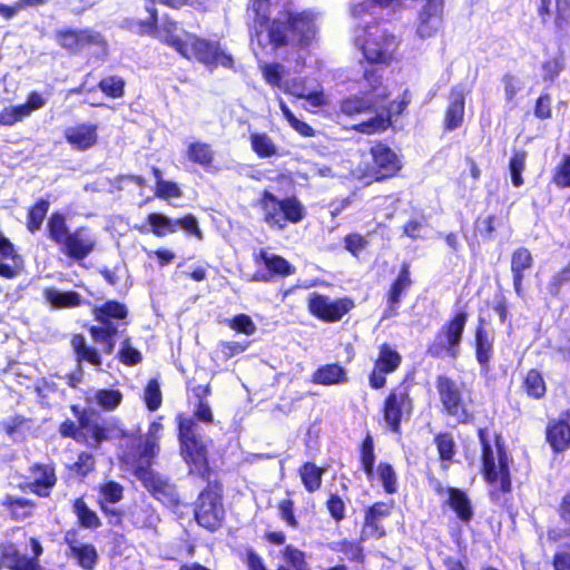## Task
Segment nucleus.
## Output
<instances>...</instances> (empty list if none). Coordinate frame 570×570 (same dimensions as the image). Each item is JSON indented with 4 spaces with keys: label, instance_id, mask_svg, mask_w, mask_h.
I'll use <instances>...</instances> for the list:
<instances>
[{
    "label": "nucleus",
    "instance_id": "nucleus-20",
    "mask_svg": "<svg viewBox=\"0 0 570 570\" xmlns=\"http://www.w3.org/2000/svg\"><path fill=\"white\" fill-rule=\"evenodd\" d=\"M394 510V501H376L364 509L361 540L382 539L386 535L383 521L390 518Z\"/></svg>",
    "mask_w": 570,
    "mask_h": 570
},
{
    "label": "nucleus",
    "instance_id": "nucleus-34",
    "mask_svg": "<svg viewBox=\"0 0 570 570\" xmlns=\"http://www.w3.org/2000/svg\"><path fill=\"white\" fill-rule=\"evenodd\" d=\"M70 346L78 363H87L96 368L102 365V357L99 350L88 344L82 333H73L70 336Z\"/></svg>",
    "mask_w": 570,
    "mask_h": 570
},
{
    "label": "nucleus",
    "instance_id": "nucleus-51",
    "mask_svg": "<svg viewBox=\"0 0 570 570\" xmlns=\"http://www.w3.org/2000/svg\"><path fill=\"white\" fill-rule=\"evenodd\" d=\"M527 151L519 149L514 150L509 159V171L511 175V183L513 187L519 188L524 184V178L522 176L525 170L527 164Z\"/></svg>",
    "mask_w": 570,
    "mask_h": 570
},
{
    "label": "nucleus",
    "instance_id": "nucleus-47",
    "mask_svg": "<svg viewBox=\"0 0 570 570\" xmlns=\"http://www.w3.org/2000/svg\"><path fill=\"white\" fill-rule=\"evenodd\" d=\"M50 200L47 198L37 199L27 209L26 228L29 233L33 234L39 230L43 224V220L49 212Z\"/></svg>",
    "mask_w": 570,
    "mask_h": 570
},
{
    "label": "nucleus",
    "instance_id": "nucleus-52",
    "mask_svg": "<svg viewBox=\"0 0 570 570\" xmlns=\"http://www.w3.org/2000/svg\"><path fill=\"white\" fill-rule=\"evenodd\" d=\"M134 475L149 493L168 481L150 466H134Z\"/></svg>",
    "mask_w": 570,
    "mask_h": 570
},
{
    "label": "nucleus",
    "instance_id": "nucleus-1",
    "mask_svg": "<svg viewBox=\"0 0 570 570\" xmlns=\"http://www.w3.org/2000/svg\"><path fill=\"white\" fill-rule=\"evenodd\" d=\"M247 11L252 13L250 37L262 47L268 45L274 51L289 46L307 49L316 38L312 10L283 9L272 18V0H249Z\"/></svg>",
    "mask_w": 570,
    "mask_h": 570
},
{
    "label": "nucleus",
    "instance_id": "nucleus-30",
    "mask_svg": "<svg viewBox=\"0 0 570 570\" xmlns=\"http://www.w3.org/2000/svg\"><path fill=\"white\" fill-rule=\"evenodd\" d=\"M63 138L73 149L86 151L98 142V125L92 122H79L66 127Z\"/></svg>",
    "mask_w": 570,
    "mask_h": 570
},
{
    "label": "nucleus",
    "instance_id": "nucleus-11",
    "mask_svg": "<svg viewBox=\"0 0 570 570\" xmlns=\"http://www.w3.org/2000/svg\"><path fill=\"white\" fill-rule=\"evenodd\" d=\"M198 493L194 502V519L196 523L208 532L218 531L225 520L224 487L219 480H210Z\"/></svg>",
    "mask_w": 570,
    "mask_h": 570
},
{
    "label": "nucleus",
    "instance_id": "nucleus-49",
    "mask_svg": "<svg viewBox=\"0 0 570 570\" xmlns=\"http://www.w3.org/2000/svg\"><path fill=\"white\" fill-rule=\"evenodd\" d=\"M360 466L368 480L374 478L375 450L374 440L371 433H367L360 444Z\"/></svg>",
    "mask_w": 570,
    "mask_h": 570
},
{
    "label": "nucleus",
    "instance_id": "nucleus-13",
    "mask_svg": "<svg viewBox=\"0 0 570 570\" xmlns=\"http://www.w3.org/2000/svg\"><path fill=\"white\" fill-rule=\"evenodd\" d=\"M11 532H21L23 542L31 548V556L23 554L18 543L6 541L0 544V559L8 570H46L40 562L43 554L41 542L28 533L20 527H13Z\"/></svg>",
    "mask_w": 570,
    "mask_h": 570
},
{
    "label": "nucleus",
    "instance_id": "nucleus-10",
    "mask_svg": "<svg viewBox=\"0 0 570 570\" xmlns=\"http://www.w3.org/2000/svg\"><path fill=\"white\" fill-rule=\"evenodd\" d=\"M435 387L441 403V412L453 417L458 424L466 425L474 421L471 410L472 390L445 374L435 377Z\"/></svg>",
    "mask_w": 570,
    "mask_h": 570
},
{
    "label": "nucleus",
    "instance_id": "nucleus-43",
    "mask_svg": "<svg viewBox=\"0 0 570 570\" xmlns=\"http://www.w3.org/2000/svg\"><path fill=\"white\" fill-rule=\"evenodd\" d=\"M186 156L191 164L199 165L206 171L214 168L215 151L208 142H190L187 146Z\"/></svg>",
    "mask_w": 570,
    "mask_h": 570
},
{
    "label": "nucleus",
    "instance_id": "nucleus-19",
    "mask_svg": "<svg viewBox=\"0 0 570 570\" xmlns=\"http://www.w3.org/2000/svg\"><path fill=\"white\" fill-rule=\"evenodd\" d=\"M403 357L390 343H382L377 348V355L373 361V367L367 375L368 386L372 390H382L386 386L387 375L396 372Z\"/></svg>",
    "mask_w": 570,
    "mask_h": 570
},
{
    "label": "nucleus",
    "instance_id": "nucleus-62",
    "mask_svg": "<svg viewBox=\"0 0 570 570\" xmlns=\"http://www.w3.org/2000/svg\"><path fill=\"white\" fill-rule=\"evenodd\" d=\"M159 453V443L154 440H145L135 458L134 466H150Z\"/></svg>",
    "mask_w": 570,
    "mask_h": 570
},
{
    "label": "nucleus",
    "instance_id": "nucleus-53",
    "mask_svg": "<svg viewBox=\"0 0 570 570\" xmlns=\"http://www.w3.org/2000/svg\"><path fill=\"white\" fill-rule=\"evenodd\" d=\"M134 475L149 493L168 481L150 466H134Z\"/></svg>",
    "mask_w": 570,
    "mask_h": 570
},
{
    "label": "nucleus",
    "instance_id": "nucleus-55",
    "mask_svg": "<svg viewBox=\"0 0 570 570\" xmlns=\"http://www.w3.org/2000/svg\"><path fill=\"white\" fill-rule=\"evenodd\" d=\"M259 70L264 81L272 88L283 87V77L286 73L284 66L279 62H263L259 65Z\"/></svg>",
    "mask_w": 570,
    "mask_h": 570
},
{
    "label": "nucleus",
    "instance_id": "nucleus-41",
    "mask_svg": "<svg viewBox=\"0 0 570 570\" xmlns=\"http://www.w3.org/2000/svg\"><path fill=\"white\" fill-rule=\"evenodd\" d=\"M150 173L155 178L154 197L169 202L173 198H181L184 191L178 183L164 179L163 171L157 166H151Z\"/></svg>",
    "mask_w": 570,
    "mask_h": 570
},
{
    "label": "nucleus",
    "instance_id": "nucleus-48",
    "mask_svg": "<svg viewBox=\"0 0 570 570\" xmlns=\"http://www.w3.org/2000/svg\"><path fill=\"white\" fill-rule=\"evenodd\" d=\"M250 148L261 158H272L278 155V148L266 132H253L249 136Z\"/></svg>",
    "mask_w": 570,
    "mask_h": 570
},
{
    "label": "nucleus",
    "instance_id": "nucleus-14",
    "mask_svg": "<svg viewBox=\"0 0 570 570\" xmlns=\"http://www.w3.org/2000/svg\"><path fill=\"white\" fill-rule=\"evenodd\" d=\"M396 37L385 30L372 32L365 31V38L361 47L364 67H377L382 73L383 67L390 66L394 61V53L399 48Z\"/></svg>",
    "mask_w": 570,
    "mask_h": 570
},
{
    "label": "nucleus",
    "instance_id": "nucleus-39",
    "mask_svg": "<svg viewBox=\"0 0 570 570\" xmlns=\"http://www.w3.org/2000/svg\"><path fill=\"white\" fill-rule=\"evenodd\" d=\"M346 381V371L338 363L321 365L312 374V383L323 386L340 385Z\"/></svg>",
    "mask_w": 570,
    "mask_h": 570
},
{
    "label": "nucleus",
    "instance_id": "nucleus-37",
    "mask_svg": "<svg viewBox=\"0 0 570 570\" xmlns=\"http://www.w3.org/2000/svg\"><path fill=\"white\" fill-rule=\"evenodd\" d=\"M521 390L530 399L540 401L548 393L543 374L538 368H529L521 377Z\"/></svg>",
    "mask_w": 570,
    "mask_h": 570
},
{
    "label": "nucleus",
    "instance_id": "nucleus-31",
    "mask_svg": "<svg viewBox=\"0 0 570 570\" xmlns=\"http://www.w3.org/2000/svg\"><path fill=\"white\" fill-rule=\"evenodd\" d=\"M442 504L452 510L463 524H469L474 518L472 501L466 491L461 488L448 487V499Z\"/></svg>",
    "mask_w": 570,
    "mask_h": 570
},
{
    "label": "nucleus",
    "instance_id": "nucleus-64",
    "mask_svg": "<svg viewBox=\"0 0 570 570\" xmlns=\"http://www.w3.org/2000/svg\"><path fill=\"white\" fill-rule=\"evenodd\" d=\"M570 283V261L560 269L554 272L548 283V292L551 296L557 297L561 287Z\"/></svg>",
    "mask_w": 570,
    "mask_h": 570
},
{
    "label": "nucleus",
    "instance_id": "nucleus-29",
    "mask_svg": "<svg viewBox=\"0 0 570 570\" xmlns=\"http://www.w3.org/2000/svg\"><path fill=\"white\" fill-rule=\"evenodd\" d=\"M23 271V259L16 245L0 229V277L14 279Z\"/></svg>",
    "mask_w": 570,
    "mask_h": 570
},
{
    "label": "nucleus",
    "instance_id": "nucleus-38",
    "mask_svg": "<svg viewBox=\"0 0 570 570\" xmlns=\"http://www.w3.org/2000/svg\"><path fill=\"white\" fill-rule=\"evenodd\" d=\"M45 301L55 309L75 308L82 305L81 295L76 291H59L46 287L42 292Z\"/></svg>",
    "mask_w": 570,
    "mask_h": 570
},
{
    "label": "nucleus",
    "instance_id": "nucleus-61",
    "mask_svg": "<svg viewBox=\"0 0 570 570\" xmlns=\"http://www.w3.org/2000/svg\"><path fill=\"white\" fill-rule=\"evenodd\" d=\"M377 473L381 480L384 492L387 494H394L397 492V475L389 462H380L377 465Z\"/></svg>",
    "mask_w": 570,
    "mask_h": 570
},
{
    "label": "nucleus",
    "instance_id": "nucleus-56",
    "mask_svg": "<svg viewBox=\"0 0 570 570\" xmlns=\"http://www.w3.org/2000/svg\"><path fill=\"white\" fill-rule=\"evenodd\" d=\"M97 87L106 97L119 99L125 96L126 81L120 76H108L100 79Z\"/></svg>",
    "mask_w": 570,
    "mask_h": 570
},
{
    "label": "nucleus",
    "instance_id": "nucleus-57",
    "mask_svg": "<svg viewBox=\"0 0 570 570\" xmlns=\"http://www.w3.org/2000/svg\"><path fill=\"white\" fill-rule=\"evenodd\" d=\"M150 495L170 509H176L180 504L179 494L176 490V487L169 481L156 488V490H154Z\"/></svg>",
    "mask_w": 570,
    "mask_h": 570
},
{
    "label": "nucleus",
    "instance_id": "nucleus-59",
    "mask_svg": "<svg viewBox=\"0 0 570 570\" xmlns=\"http://www.w3.org/2000/svg\"><path fill=\"white\" fill-rule=\"evenodd\" d=\"M124 395L119 390L100 389L95 393L96 403L106 411H114L122 402Z\"/></svg>",
    "mask_w": 570,
    "mask_h": 570
},
{
    "label": "nucleus",
    "instance_id": "nucleus-46",
    "mask_svg": "<svg viewBox=\"0 0 570 570\" xmlns=\"http://www.w3.org/2000/svg\"><path fill=\"white\" fill-rule=\"evenodd\" d=\"M282 563L276 570H311L305 559V553L293 544H286L279 551Z\"/></svg>",
    "mask_w": 570,
    "mask_h": 570
},
{
    "label": "nucleus",
    "instance_id": "nucleus-54",
    "mask_svg": "<svg viewBox=\"0 0 570 570\" xmlns=\"http://www.w3.org/2000/svg\"><path fill=\"white\" fill-rule=\"evenodd\" d=\"M96 468V459L95 456L86 451H81L77 460L67 466L69 473L78 478L80 480L85 479L89 473H91Z\"/></svg>",
    "mask_w": 570,
    "mask_h": 570
},
{
    "label": "nucleus",
    "instance_id": "nucleus-33",
    "mask_svg": "<svg viewBox=\"0 0 570 570\" xmlns=\"http://www.w3.org/2000/svg\"><path fill=\"white\" fill-rule=\"evenodd\" d=\"M0 507L10 520L21 522L33 517L37 503L24 497L6 494L0 501Z\"/></svg>",
    "mask_w": 570,
    "mask_h": 570
},
{
    "label": "nucleus",
    "instance_id": "nucleus-18",
    "mask_svg": "<svg viewBox=\"0 0 570 570\" xmlns=\"http://www.w3.org/2000/svg\"><path fill=\"white\" fill-rule=\"evenodd\" d=\"M412 101V94L409 89L403 90L397 100L391 101L384 112H379L367 120L357 122L352 129L363 135H374L386 131L393 126V117L404 114Z\"/></svg>",
    "mask_w": 570,
    "mask_h": 570
},
{
    "label": "nucleus",
    "instance_id": "nucleus-27",
    "mask_svg": "<svg viewBox=\"0 0 570 570\" xmlns=\"http://www.w3.org/2000/svg\"><path fill=\"white\" fill-rule=\"evenodd\" d=\"M546 442L554 454L570 449V407L549 420L546 426Z\"/></svg>",
    "mask_w": 570,
    "mask_h": 570
},
{
    "label": "nucleus",
    "instance_id": "nucleus-32",
    "mask_svg": "<svg viewBox=\"0 0 570 570\" xmlns=\"http://www.w3.org/2000/svg\"><path fill=\"white\" fill-rule=\"evenodd\" d=\"M534 265V258L530 249L524 246L515 248L511 254V274L515 294L521 297L523 295V281L525 271H530Z\"/></svg>",
    "mask_w": 570,
    "mask_h": 570
},
{
    "label": "nucleus",
    "instance_id": "nucleus-2",
    "mask_svg": "<svg viewBox=\"0 0 570 570\" xmlns=\"http://www.w3.org/2000/svg\"><path fill=\"white\" fill-rule=\"evenodd\" d=\"M476 434L481 445V474L483 480L492 487L489 491L490 501L494 504H500L502 509L513 518L515 510L511 499L501 501L502 495H510L512 492L510 468L513 459L509 454L499 433L495 434V454L489 440L488 429L480 428Z\"/></svg>",
    "mask_w": 570,
    "mask_h": 570
},
{
    "label": "nucleus",
    "instance_id": "nucleus-25",
    "mask_svg": "<svg viewBox=\"0 0 570 570\" xmlns=\"http://www.w3.org/2000/svg\"><path fill=\"white\" fill-rule=\"evenodd\" d=\"M412 285L411 265L404 262L400 265L397 275L392 279L384 294L386 301L384 317H393L399 314L400 305Z\"/></svg>",
    "mask_w": 570,
    "mask_h": 570
},
{
    "label": "nucleus",
    "instance_id": "nucleus-17",
    "mask_svg": "<svg viewBox=\"0 0 570 570\" xmlns=\"http://www.w3.org/2000/svg\"><path fill=\"white\" fill-rule=\"evenodd\" d=\"M355 307L350 296L331 299L330 296L312 292L307 297V311L323 323H337Z\"/></svg>",
    "mask_w": 570,
    "mask_h": 570
},
{
    "label": "nucleus",
    "instance_id": "nucleus-26",
    "mask_svg": "<svg viewBox=\"0 0 570 570\" xmlns=\"http://www.w3.org/2000/svg\"><path fill=\"white\" fill-rule=\"evenodd\" d=\"M465 119V90L463 85H454L448 94V104L444 109L442 127L445 132L461 128Z\"/></svg>",
    "mask_w": 570,
    "mask_h": 570
},
{
    "label": "nucleus",
    "instance_id": "nucleus-45",
    "mask_svg": "<svg viewBox=\"0 0 570 570\" xmlns=\"http://www.w3.org/2000/svg\"><path fill=\"white\" fill-rule=\"evenodd\" d=\"M297 473L304 489L308 493H314L322 487L325 469L317 466L314 462L307 461L299 465Z\"/></svg>",
    "mask_w": 570,
    "mask_h": 570
},
{
    "label": "nucleus",
    "instance_id": "nucleus-12",
    "mask_svg": "<svg viewBox=\"0 0 570 570\" xmlns=\"http://www.w3.org/2000/svg\"><path fill=\"white\" fill-rule=\"evenodd\" d=\"M181 57L196 60L210 71L218 67L234 68L233 56L222 48L218 40L203 38L195 33H186V56Z\"/></svg>",
    "mask_w": 570,
    "mask_h": 570
},
{
    "label": "nucleus",
    "instance_id": "nucleus-15",
    "mask_svg": "<svg viewBox=\"0 0 570 570\" xmlns=\"http://www.w3.org/2000/svg\"><path fill=\"white\" fill-rule=\"evenodd\" d=\"M135 229L140 234L151 233L158 238L181 229L197 239L203 238V232L199 228L197 218L191 213L184 214L178 218H171L163 213L153 212L146 216V222L142 225H136Z\"/></svg>",
    "mask_w": 570,
    "mask_h": 570
},
{
    "label": "nucleus",
    "instance_id": "nucleus-42",
    "mask_svg": "<svg viewBox=\"0 0 570 570\" xmlns=\"http://www.w3.org/2000/svg\"><path fill=\"white\" fill-rule=\"evenodd\" d=\"M177 22L170 18L164 19L160 28L153 35L157 37L163 43L173 48L178 55L186 56V39L183 40L177 35Z\"/></svg>",
    "mask_w": 570,
    "mask_h": 570
},
{
    "label": "nucleus",
    "instance_id": "nucleus-23",
    "mask_svg": "<svg viewBox=\"0 0 570 570\" xmlns=\"http://www.w3.org/2000/svg\"><path fill=\"white\" fill-rule=\"evenodd\" d=\"M371 169L376 181L395 177L402 169V161L396 153L385 144L377 142L370 148Z\"/></svg>",
    "mask_w": 570,
    "mask_h": 570
},
{
    "label": "nucleus",
    "instance_id": "nucleus-3",
    "mask_svg": "<svg viewBox=\"0 0 570 570\" xmlns=\"http://www.w3.org/2000/svg\"><path fill=\"white\" fill-rule=\"evenodd\" d=\"M362 80L367 85L366 88L346 95L338 101L336 110L338 117L354 119L365 115H376L379 109L387 102L390 92L383 85V75L379 72L377 67H364Z\"/></svg>",
    "mask_w": 570,
    "mask_h": 570
},
{
    "label": "nucleus",
    "instance_id": "nucleus-58",
    "mask_svg": "<svg viewBox=\"0 0 570 570\" xmlns=\"http://www.w3.org/2000/svg\"><path fill=\"white\" fill-rule=\"evenodd\" d=\"M117 360L126 366H136L142 362V355L139 350L131 345V338L126 336L120 344L116 355Z\"/></svg>",
    "mask_w": 570,
    "mask_h": 570
},
{
    "label": "nucleus",
    "instance_id": "nucleus-60",
    "mask_svg": "<svg viewBox=\"0 0 570 570\" xmlns=\"http://www.w3.org/2000/svg\"><path fill=\"white\" fill-rule=\"evenodd\" d=\"M144 403L150 412L157 411L163 404V394L157 379L148 380L144 389Z\"/></svg>",
    "mask_w": 570,
    "mask_h": 570
},
{
    "label": "nucleus",
    "instance_id": "nucleus-28",
    "mask_svg": "<svg viewBox=\"0 0 570 570\" xmlns=\"http://www.w3.org/2000/svg\"><path fill=\"white\" fill-rule=\"evenodd\" d=\"M28 490L39 498H49L58 482L55 463H33L29 466Z\"/></svg>",
    "mask_w": 570,
    "mask_h": 570
},
{
    "label": "nucleus",
    "instance_id": "nucleus-44",
    "mask_svg": "<svg viewBox=\"0 0 570 570\" xmlns=\"http://www.w3.org/2000/svg\"><path fill=\"white\" fill-rule=\"evenodd\" d=\"M71 511L77 518V523L85 529L96 530L102 525L101 519L97 512L88 505L83 497L73 499L71 502Z\"/></svg>",
    "mask_w": 570,
    "mask_h": 570
},
{
    "label": "nucleus",
    "instance_id": "nucleus-24",
    "mask_svg": "<svg viewBox=\"0 0 570 570\" xmlns=\"http://www.w3.org/2000/svg\"><path fill=\"white\" fill-rule=\"evenodd\" d=\"M494 331L487 327L484 317H478L471 346L481 372L488 373L490 371V364L494 356Z\"/></svg>",
    "mask_w": 570,
    "mask_h": 570
},
{
    "label": "nucleus",
    "instance_id": "nucleus-35",
    "mask_svg": "<svg viewBox=\"0 0 570 570\" xmlns=\"http://www.w3.org/2000/svg\"><path fill=\"white\" fill-rule=\"evenodd\" d=\"M156 2L171 9H180L190 4V0H145V10L149 17L137 22L139 35H154L157 31L158 11Z\"/></svg>",
    "mask_w": 570,
    "mask_h": 570
},
{
    "label": "nucleus",
    "instance_id": "nucleus-5",
    "mask_svg": "<svg viewBox=\"0 0 570 570\" xmlns=\"http://www.w3.org/2000/svg\"><path fill=\"white\" fill-rule=\"evenodd\" d=\"M262 223L271 230L283 232L291 225L299 224L306 217V208L296 195L278 197L269 189H263L256 199Z\"/></svg>",
    "mask_w": 570,
    "mask_h": 570
},
{
    "label": "nucleus",
    "instance_id": "nucleus-6",
    "mask_svg": "<svg viewBox=\"0 0 570 570\" xmlns=\"http://www.w3.org/2000/svg\"><path fill=\"white\" fill-rule=\"evenodd\" d=\"M177 423V439L179 454L188 466V474L208 481L213 473L208 460V448L203 438L195 431V424L185 413H178L175 417Z\"/></svg>",
    "mask_w": 570,
    "mask_h": 570
},
{
    "label": "nucleus",
    "instance_id": "nucleus-8",
    "mask_svg": "<svg viewBox=\"0 0 570 570\" xmlns=\"http://www.w3.org/2000/svg\"><path fill=\"white\" fill-rule=\"evenodd\" d=\"M413 387L414 377L405 375L384 396L380 413L386 431L400 435L402 433V424L412 417L415 409L412 395Z\"/></svg>",
    "mask_w": 570,
    "mask_h": 570
},
{
    "label": "nucleus",
    "instance_id": "nucleus-4",
    "mask_svg": "<svg viewBox=\"0 0 570 570\" xmlns=\"http://www.w3.org/2000/svg\"><path fill=\"white\" fill-rule=\"evenodd\" d=\"M46 233L48 239L59 250L75 262H81L89 256L97 246L91 230L87 226H79L70 230L67 217L61 212H52L47 219Z\"/></svg>",
    "mask_w": 570,
    "mask_h": 570
},
{
    "label": "nucleus",
    "instance_id": "nucleus-63",
    "mask_svg": "<svg viewBox=\"0 0 570 570\" xmlns=\"http://www.w3.org/2000/svg\"><path fill=\"white\" fill-rule=\"evenodd\" d=\"M325 508L331 519L337 524L346 518V504L336 492L328 494L325 501Z\"/></svg>",
    "mask_w": 570,
    "mask_h": 570
},
{
    "label": "nucleus",
    "instance_id": "nucleus-22",
    "mask_svg": "<svg viewBox=\"0 0 570 570\" xmlns=\"http://www.w3.org/2000/svg\"><path fill=\"white\" fill-rule=\"evenodd\" d=\"M253 261L256 265L263 264L266 272H256L252 276L254 282H271L275 277H287L296 272L295 266L289 263L284 256L268 253L265 248H259L254 253Z\"/></svg>",
    "mask_w": 570,
    "mask_h": 570
},
{
    "label": "nucleus",
    "instance_id": "nucleus-36",
    "mask_svg": "<svg viewBox=\"0 0 570 570\" xmlns=\"http://www.w3.org/2000/svg\"><path fill=\"white\" fill-rule=\"evenodd\" d=\"M364 540H352V539H341L338 541H333L327 544V548L334 552L342 554V559L362 566L366 561L365 549L362 544Z\"/></svg>",
    "mask_w": 570,
    "mask_h": 570
},
{
    "label": "nucleus",
    "instance_id": "nucleus-21",
    "mask_svg": "<svg viewBox=\"0 0 570 570\" xmlns=\"http://www.w3.org/2000/svg\"><path fill=\"white\" fill-rule=\"evenodd\" d=\"M63 543L67 546L66 556L82 570H96L99 562V553L92 543L79 541V530L71 528L63 534Z\"/></svg>",
    "mask_w": 570,
    "mask_h": 570
},
{
    "label": "nucleus",
    "instance_id": "nucleus-9",
    "mask_svg": "<svg viewBox=\"0 0 570 570\" xmlns=\"http://www.w3.org/2000/svg\"><path fill=\"white\" fill-rule=\"evenodd\" d=\"M469 317L470 314L465 308L454 311L426 345V355L433 360H458L461 354Z\"/></svg>",
    "mask_w": 570,
    "mask_h": 570
},
{
    "label": "nucleus",
    "instance_id": "nucleus-7",
    "mask_svg": "<svg viewBox=\"0 0 570 570\" xmlns=\"http://www.w3.org/2000/svg\"><path fill=\"white\" fill-rule=\"evenodd\" d=\"M92 315L99 325H90L88 332L92 341L102 345V353L110 355L114 353L116 340L126 330H119V326L127 325V323L119 324L118 322L125 321L129 315V309L126 304L117 299H107L102 304L95 306Z\"/></svg>",
    "mask_w": 570,
    "mask_h": 570
},
{
    "label": "nucleus",
    "instance_id": "nucleus-40",
    "mask_svg": "<svg viewBox=\"0 0 570 570\" xmlns=\"http://www.w3.org/2000/svg\"><path fill=\"white\" fill-rule=\"evenodd\" d=\"M433 444L438 452V460L443 470H448L456 455V443L449 431H441L434 435Z\"/></svg>",
    "mask_w": 570,
    "mask_h": 570
},
{
    "label": "nucleus",
    "instance_id": "nucleus-50",
    "mask_svg": "<svg viewBox=\"0 0 570 570\" xmlns=\"http://www.w3.org/2000/svg\"><path fill=\"white\" fill-rule=\"evenodd\" d=\"M124 499V487L112 480L106 481L98 487L97 504H116Z\"/></svg>",
    "mask_w": 570,
    "mask_h": 570
},
{
    "label": "nucleus",
    "instance_id": "nucleus-16",
    "mask_svg": "<svg viewBox=\"0 0 570 570\" xmlns=\"http://www.w3.org/2000/svg\"><path fill=\"white\" fill-rule=\"evenodd\" d=\"M55 40L60 48L73 56L90 49H97L104 56L108 51L105 37L92 29H59L55 32Z\"/></svg>",
    "mask_w": 570,
    "mask_h": 570
}]
</instances>
